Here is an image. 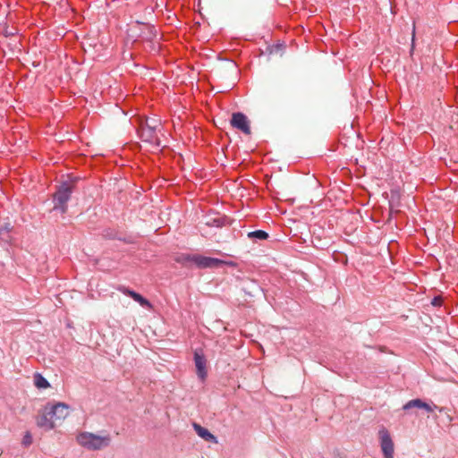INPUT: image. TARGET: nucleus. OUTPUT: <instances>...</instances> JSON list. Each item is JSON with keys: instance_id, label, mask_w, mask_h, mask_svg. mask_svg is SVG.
<instances>
[{"instance_id": "1", "label": "nucleus", "mask_w": 458, "mask_h": 458, "mask_svg": "<svg viewBox=\"0 0 458 458\" xmlns=\"http://www.w3.org/2000/svg\"><path fill=\"white\" fill-rule=\"evenodd\" d=\"M73 191V183L68 181L62 182L53 194L52 202L54 206L52 210L62 215L65 214L68 210V202L72 198Z\"/></svg>"}, {"instance_id": "2", "label": "nucleus", "mask_w": 458, "mask_h": 458, "mask_svg": "<svg viewBox=\"0 0 458 458\" xmlns=\"http://www.w3.org/2000/svg\"><path fill=\"white\" fill-rule=\"evenodd\" d=\"M76 440L78 444L89 450H101L107 447L111 443V437L109 435L99 436L90 432L80 433Z\"/></svg>"}, {"instance_id": "3", "label": "nucleus", "mask_w": 458, "mask_h": 458, "mask_svg": "<svg viewBox=\"0 0 458 458\" xmlns=\"http://www.w3.org/2000/svg\"><path fill=\"white\" fill-rule=\"evenodd\" d=\"M161 131L152 129L148 125V127L140 125L137 128V133L139 138L145 143H148L150 147L158 148L161 146V140L158 137V133Z\"/></svg>"}, {"instance_id": "4", "label": "nucleus", "mask_w": 458, "mask_h": 458, "mask_svg": "<svg viewBox=\"0 0 458 458\" xmlns=\"http://www.w3.org/2000/svg\"><path fill=\"white\" fill-rule=\"evenodd\" d=\"M378 439L385 458H394V445L389 431L382 427L378 430Z\"/></svg>"}, {"instance_id": "5", "label": "nucleus", "mask_w": 458, "mask_h": 458, "mask_svg": "<svg viewBox=\"0 0 458 458\" xmlns=\"http://www.w3.org/2000/svg\"><path fill=\"white\" fill-rule=\"evenodd\" d=\"M225 264H226V262L223 259L198 254L195 266L198 268L206 269L219 267Z\"/></svg>"}, {"instance_id": "6", "label": "nucleus", "mask_w": 458, "mask_h": 458, "mask_svg": "<svg viewBox=\"0 0 458 458\" xmlns=\"http://www.w3.org/2000/svg\"><path fill=\"white\" fill-rule=\"evenodd\" d=\"M231 124L233 128L242 131L243 133L250 134V126L248 117L241 112H236L232 114Z\"/></svg>"}, {"instance_id": "7", "label": "nucleus", "mask_w": 458, "mask_h": 458, "mask_svg": "<svg viewBox=\"0 0 458 458\" xmlns=\"http://www.w3.org/2000/svg\"><path fill=\"white\" fill-rule=\"evenodd\" d=\"M69 405L64 403H57L52 405L48 410V414L55 420H64L69 415Z\"/></svg>"}, {"instance_id": "8", "label": "nucleus", "mask_w": 458, "mask_h": 458, "mask_svg": "<svg viewBox=\"0 0 458 458\" xmlns=\"http://www.w3.org/2000/svg\"><path fill=\"white\" fill-rule=\"evenodd\" d=\"M194 363L197 369V375L201 379L204 380L207 377V360L204 354L201 352L195 351L194 352Z\"/></svg>"}, {"instance_id": "9", "label": "nucleus", "mask_w": 458, "mask_h": 458, "mask_svg": "<svg viewBox=\"0 0 458 458\" xmlns=\"http://www.w3.org/2000/svg\"><path fill=\"white\" fill-rule=\"evenodd\" d=\"M412 408L423 409L429 413L432 412L435 409H438V406L434 403H426L420 398L410 400L403 406V411H408Z\"/></svg>"}, {"instance_id": "10", "label": "nucleus", "mask_w": 458, "mask_h": 458, "mask_svg": "<svg viewBox=\"0 0 458 458\" xmlns=\"http://www.w3.org/2000/svg\"><path fill=\"white\" fill-rule=\"evenodd\" d=\"M230 222L231 219L225 215L207 216L204 221L207 226L216 228L226 226L230 225Z\"/></svg>"}, {"instance_id": "11", "label": "nucleus", "mask_w": 458, "mask_h": 458, "mask_svg": "<svg viewBox=\"0 0 458 458\" xmlns=\"http://www.w3.org/2000/svg\"><path fill=\"white\" fill-rule=\"evenodd\" d=\"M242 290L248 296L254 297L259 293H263V288L259 285L258 281L254 279H247L242 283Z\"/></svg>"}, {"instance_id": "12", "label": "nucleus", "mask_w": 458, "mask_h": 458, "mask_svg": "<svg viewBox=\"0 0 458 458\" xmlns=\"http://www.w3.org/2000/svg\"><path fill=\"white\" fill-rule=\"evenodd\" d=\"M120 291H122L127 296H130L133 301L138 302L142 307H150L151 306L150 302L145 297H143L141 294H140L139 293H137L133 290L123 287L120 289Z\"/></svg>"}, {"instance_id": "13", "label": "nucleus", "mask_w": 458, "mask_h": 458, "mask_svg": "<svg viewBox=\"0 0 458 458\" xmlns=\"http://www.w3.org/2000/svg\"><path fill=\"white\" fill-rule=\"evenodd\" d=\"M37 425L38 427L44 428L46 431L55 428V420L49 416L48 411L38 418Z\"/></svg>"}, {"instance_id": "14", "label": "nucleus", "mask_w": 458, "mask_h": 458, "mask_svg": "<svg viewBox=\"0 0 458 458\" xmlns=\"http://www.w3.org/2000/svg\"><path fill=\"white\" fill-rule=\"evenodd\" d=\"M193 428L199 437L208 442L216 443V437L206 428L198 423H193Z\"/></svg>"}, {"instance_id": "15", "label": "nucleus", "mask_w": 458, "mask_h": 458, "mask_svg": "<svg viewBox=\"0 0 458 458\" xmlns=\"http://www.w3.org/2000/svg\"><path fill=\"white\" fill-rule=\"evenodd\" d=\"M247 237L254 242H258L267 240L269 237V235L264 230H255L249 232Z\"/></svg>"}, {"instance_id": "16", "label": "nucleus", "mask_w": 458, "mask_h": 458, "mask_svg": "<svg viewBox=\"0 0 458 458\" xmlns=\"http://www.w3.org/2000/svg\"><path fill=\"white\" fill-rule=\"evenodd\" d=\"M140 125L145 127H148V125H149V127H151L152 129H156L158 131L162 130L161 121L157 118H146L145 120H141Z\"/></svg>"}, {"instance_id": "17", "label": "nucleus", "mask_w": 458, "mask_h": 458, "mask_svg": "<svg viewBox=\"0 0 458 458\" xmlns=\"http://www.w3.org/2000/svg\"><path fill=\"white\" fill-rule=\"evenodd\" d=\"M34 384L39 389H46L50 386L49 382L40 373H35Z\"/></svg>"}, {"instance_id": "18", "label": "nucleus", "mask_w": 458, "mask_h": 458, "mask_svg": "<svg viewBox=\"0 0 458 458\" xmlns=\"http://www.w3.org/2000/svg\"><path fill=\"white\" fill-rule=\"evenodd\" d=\"M197 255L198 254H182L180 255L177 259H176V261L182 265H185L186 263L188 262H191L193 263L194 265L196 264V259H197Z\"/></svg>"}, {"instance_id": "19", "label": "nucleus", "mask_w": 458, "mask_h": 458, "mask_svg": "<svg viewBox=\"0 0 458 458\" xmlns=\"http://www.w3.org/2000/svg\"><path fill=\"white\" fill-rule=\"evenodd\" d=\"M146 30H147V31L144 32V36H143L144 39H146L147 41H151V40L157 39V31L154 26L146 25Z\"/></svg>"}, {"instance_id": "20", "label": "nucleus", "mask_w": 458, "mask_h": 458, "mask_svg": "<svg viewBox=\"0 0 458 458\" xmlns=\"http://www.w3.org/2000/svg\"><path fill=\"white\" fill-rule=\"evenodd\" d=\"M32 444V435L30 431H26L21 441L24 447H29Z\"/></svg>"}, {"instance_id": "21", "label": "nucleus", "mask_w": 458, "mask_h": 458, "mask_svg": "<svg viewBox=\"0 0 458 458\" xmlns=\"http://www.w3.org/2000/svg\"><path fill=\"white\" fill-rule=\"evenodd\" d=\"M148 43L149 44V47H150L151 51L156 52V53H157L159 51L160 45L157 41L151 40V41H148Z\"/></svg>"}, {"instance_id": "22", "label": "nucleus", "mask_w": 458, "mask_h": 458, "mask_svg": "<svg viewBox=\"0 0 458 458\" xmlns=\"http://www.w3.org/2000/svg\"><path fill=\"white\" fill-rule=\"evenodd\" d=\"M443 300L440 296H436L431 300V304L434 307H440L442 305Z\"/></svg>"}, {"instance_id": "23", "label": "nucleus", "mask_w": 458, "mask_h": 458, "mask_svg": "<svg viewBox=\"0 0 458 458\" xmlns=\"http://www.w3.org/2000/svg\"><path fill=\"white\" fill-rule=\"evenodd\" d=\"M9 225H4L0 226V235L6 234L9 232Z\"/></svg>"}, {"instance_id": "24", "label": "nucleus", "mask_w": 458, "mask_h": 458, "mask_svg": "<svg viewBox=\"0 0 458 458\" xmlns=\"http://www.w3.org/2000/svg\"><path fill=\"white\" fill-rule=\"evenodd\" d=\"M414 38H415V26H413V30H412V44H411V51L413 50V47H414Z\"/></svg>"}]
</instances>
